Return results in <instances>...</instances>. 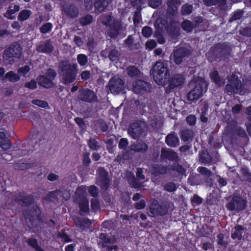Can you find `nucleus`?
I'll return each mask as SVG.
<instances>
[{
  "mask_svg": "<svg viewBox=\"0 0 251 251\" xmlns=\"http://www.w3.org/2000/svg\"><path fill=\"white\" fill-rule=\"evenodd\" d=\"M99 20L103 25L109 26L108 34L111 38L117 37L123 29L121 19L111 14H102L99 17Z\"/></svg>",
  "mask_w": 251,
  "mask_h": 251,
  "instance_id": "obj_1",
  "label": "nucleus"
},
{
  "mask_svg": "<svg viewBox=\"0 0 251 251\" xmlns=\"http://www.w3.org/2000/svg\"><path fill=\"white\" fill-rule=\"evenodd\" d=\"M59 70L62 82L65 84H69L76 79L78 73L77 65L71 64L68 61H63L59 63Z\"/></svg>",
  "mask_w": 251,
  "mask_h": 251,
  "instance_id": "obj_2",
  "label": "nucleus"
},
{
  "mask_svg": "<svg viewBox=\"0 0 251 251\" xmlns=\"http://www.w3.org/2000/svg\"><path fill=\"white\" fill-rule=\"evenodd\" d=\"M153 79L159 85L165 84L170 76V73L167 65L161 61L156 62L152 68Z\"/></svg>",
  "mask_w": 251,
  "mask_h": 251,
  "instance_id": "obj_3",
  "label": "nucleus"
},
{
  "mask_svg": "<svg viewBox=\"0 0 251 251\" xmlns=\"http://www.w3.org/2000/svg\"><path fill=\"white\" fill-rule=\"evenodd\" d=\"M22 48L20 44L15 43L5 50L3 54L4 62L6 65H12L13 57L19 58L22 56Z\"/></svg>",
  "mask_w": 251,
  "mask_h": 251,
  "instance_id": "obj_4",
  "label": "nucleus"
},
{
  "mask_svg": "<svg viewBox=\"0 0 251 251\" xmlns=\"http://www.w3.org/2000/svg\"><path fill=\"white\" fill-rule=\"evenodd\" d=\"M229 84L226 86V91L230 93H238L243 95L246 93V90L242 86L241 82L238 79V77L236 75L232 74L228 77Z\"/></svg>",
  "mask_w": 251,
  "mask_h": 251,
  "instance_id": "obj_5",
  "label": "nucleus"
},
{
  "mask_svg": "<svg viewBox=\"0 0 251 251\" xmlns=\"http://www.w3.org/2000/svg\"><path fill=\"white\" fill-rule=\"evenodd\" d=\"M128 133L134 139L145 136L147 133L146 124L142 122L133 123L128 128Z\"/></svg>",
  "mask_w": 251,
  "mask_h": 251,
  "instance_id": "obj_6",
  "label": "nucleus"
},
{
  "mask_svg": "<svg viewBox=\"0 0 251 251\" xmlns=\"http://www.w3.org/2000/svg\"><path fill=\"white\" fill-rule=\"evenodd\" d=\"M204 84V82L202 79L192 82L191 85L193 87L187 94V100L190 101L195 102L201 97L203 92L202 86Z\"/></svg>",
  "mask_w": 251,
  "mask_h": 251,
  "instance_id": "obj_7",
  "label": "nucleus"
},
{
  "mask_svg": "<svg viewBox=\"0 0 251 251\" xmlns=\"http://www.w3.org/2000/svg\"><path fill=\"white\" fill-rule=\"evenodd\" d=\"M56 76V73L54 70L48 69L45 75H41L37 78L38 84L46 88L53 87L54 85L53 81Z\"/></svg>",
  "mask_w": 251,
  "mask_h": 251,
  "instance_id": "obj_8",
  "label": "nucleus"
},
{
  "mask_svg": "<svg viewBox=\"0 0 251 251\" xmlns=\"http://www.w3.org/2000/svg\"><path fill=\"white\" fill-rule=\"evenodd\" d=\"M124 81L121 78L114 76L108 82L106 88L113 94L118 95L124 90Z\"/></svg>",
  "mask_w": 251,
  "mask_h": 251,
  "instance_id": "obj_9",
  "label": "nucleus"
},
{
  "mask_svg": "<svg viewBox=\"0 0 251 251\" xmlns=\"http://www.w3.org/2000/svg\"><path fill=\"white\" fill-rule=\"evenodd\" d=\"M167 212L166 206L160 204L157 201H153L148 209V215L152 217L164 216Z\"/></svg>",
  "mask_w": 251,
  "mask_h": 251,
  "instance_id": "obj_10",
  "label": "nucleus"
},
{
  "mask_svg": "<svg viewBox=\"0 0 251 251\" xmlns=\"http://www.w3.org/2000/svg\"><path fill=\"white\" fill-rule=\"evenodd\" d=\"M39 210L37 206H36L34 211L29 215L25 216V221L27 226L30 228L37 227L40 225L41 222L39 218Z\"/></svg>",
  "mask_w": 251,
  "mask_h": 251,
  "instance_id": "obj_11",
  "label": "nucleus"
},
{
  "mask_svg": "<svg viewBox=\"0 0 251 251\" xmlns=\"http://www.w3.org/2000/svg\"><path fill=\"white\" fill-rule=\"evenodd\" d=\"M97 184L103 189H107L109 180L107 172L103 168H99L97 170Z\"/></svg>",
  "mask_w": 251,
  "mask_h": 251,
  "instance_id": "obj_12",
  "label": "nucleus"
},
{
  "mask_svg": "<svg viewBox=\"0 0 251 251\" xmlns=\"http://www.w3.org/2000/svg\"><path fill=\"white\" fill-rule=\"evenodd\" d=\"M245 204L246 202L242 198L235 196L233 198L231 201L228 203L227 207L229 210L238 211L244 209Z\"/></svg>",
  "mask_w": 251,
  "mask_h": 251,
  "instance_id": "obj_13",
  "label": "nucleus"
},
{
  "mask_svg": "<svg viewBox=\"0 0 251 251\" xmlns=\"http://www.w3.org/2000/svg\"><path fill=\"white\" fill-rule=\"evenodd\" d=\"M78 99L85 102H91L96 101L97 97L94 91L89 89H83L80 91Z\"/></svg>",
  "mask_w": 251,
  "mask_h": 251,
  "instance_id": "obj_14",
  "label": "nucleus"
},
{
  "mask_svg": "<svg viewBox=\"0 0 251 251\" xmlns=\"http://www.w3.org/2000/svg\"><path fill=\"white\" fill-rule=\"evenodd\" d=\"M62 10L68 17L74 18L78 15V8L73 4H65L62 6Z\"/></svg>",
  "mask_w": 251,
  "mask_h": 251,
  "instance_id": "obj_15",
  "label": "nucleus"
},
{
  "mask_svg": "<svg viewBox=\"0 0 251 251\" xmlns=\"http://www.w3.org/2000/svg\"><path fill=\"white\" fill-rule=\"evenodd\" d=\"M13 197V199L16 201L20 203H22L28 204L32 203L34 201V199L30 195H26V194L23 192L16 193Z\"/></svg>",
  "mask_w": 251,
  "mask_h": 251,
  "instance_id": "obj_16",
  "label": "nucleus"
},
{
  "mask_svg": "<svg viewBox=\"0 0 251 251\" xmlns=\"http://www.w3.org/2000/svg\"><path fill=\"white\" fill-rule=\"evenodd\" d=\"M116 240L115 236H108L106 234L102 233L100 235V241L98 245L101 248H105L108 244H114Z\"/></svg>",
  "mask_w": 251,
  "mask_h": 251,
  "instance_id": "obj_17",
  "label": "nucleus"
},
{
  "mask_svg": "<svg viewBox=\"0 0 251 251\" xmlns=\"http://www.w3.org/2000/svg\"><path fill=\"white\" fill-rule=\"evenodd\" d=\"M188 54V50L185 48H179L174 51L173 56L174 61L177 64H180L182 61V57Z\"/></svg>",
  "mask_w": 251,
  "mask_h": 251,
  "instance_id": "obj_18",
  "label": "nucleus"
},
{
  "mask_svg": "<svg viewBox=\"0 0 251 251\" xmlns=\"http://www.w3.org/2000/svg\"><path fill=\"white\" fill-rule=\"evenodd\" d=\"M53 46L50 40L41 42L36 47V50L39 52L45 53H50L53 50Z\"/></svg>",
  "mask_w": 251,
  "mask_h": 251,
  "instance_id": "obj_19",
  "label": "nucleus"
},
{
  "mask_svg": "<svg viewBox=\"0 0 251 251\" xmlns=\"http://www.w3.org/2000/svg\"><path fill=\"white\" fill-rule=\"evenodd\" d=\"M112 2V0H96L95 3V12L101 13L106 9Z\"/></svg>",
  "mask_w": 251,
  "mask_h": 251,
  "instance_id": "obj_20",
  "label": "nucleus"
},
{
  "mask_svg": "<svg viewBox=\"0 0 251 251\" xmlns=\"http://www.w3.org/2000/svg\"><path fill=\"white\" fill-rule=\"evenodd\" d=\"M75 202L79 205L80 214L83 215L89 212V201L86 198L81 199H75Z\"/></svg>",
  "mask_w": 251,
  "mask_h": 251,
  "instance_id": "obj_21",
  "label": "nucleus"
},
{
  "mask_svg": "<svg viewBox=\"0 0 251 251\" xmlns=\"http://www.w3.org/2000/svg\"><path fill=\"white\" fill-rule=\"evenodd\" d=\"M148 87V84L143 80H139L136 81L133 85V91L135 93H141L147 91Z\"/></svg>",
  "mask_w": 251,
  "mask_h": 251,
  "instance_id": "obj_22",
  "label": "nucleus"
},
{
  "mask_svg": "<svg viewBox=\"0 0 251 251\" xmlns=\"http://www.w3.org/2000/svg\"><path fill=\"white\" fill-rule=\"evenodd\" d=\"M184 81V78L180 75H173L170 80L169 87L170 89H174L176 87L179 86L182 84Z\"/></svg>",
  "mask_w": 251,
  "mask_h": 251,
  "instance_id": "obj_23",
  "label": "nucleus"
},
{
  "mask_svg": "<svg viewBox=\"0 0 251 251\" xmlns=\"http://www.w3.org/2000/svg\"><path fill=\"white\" fill-rule=\"evenodd\" d=\"M165 142L169 146L175 147L179 144V139L176 134L172 133L166 137Z\"/></svg>",
  "mask_w": 251,
  "mask_h": 251,
  "instance_id": "obj_24",
  "label": "nucleus"
},
{
  "mask_svg": "<svg viewBox=\"0 0 251 251\" xmlns=\"http://www.w3.org/2000/svg\"><path fill=\"white\" fill-rule=\"evenodd\" d=\"M50 197L55 196L58 199L62 198V200L67 201L70 199L71 193L70 191L68 190H62L51 192L50 193Z\"/></svg>",
  "mask_w": 251,
  "mask_h": 251,
  "instance_id": "obj_25",
  "label": "nucleus"
},
{
  "mask_svg": "<svg viewBox=\"0 0 251 251\" xmlns=\"http://www.w3.org/2000/svg\"><path fill=\"white\" fill-rule=\"evenodd\" d=\"M21 76L18 73L10 71L5 74L3 80H8L10 82H16L20 80Z\"/></svg>",
  "mask_w": 251,
  "mask_h": 251,
  "instance_id": "obj_26",
  "label": "nucleus"
},
{
  "mask_svg": "<svg viewBox=\"0 0 251 251\" xmlns=\"http://www.w3.org/2000/svg\"><path fill=\"white\" fill-rule=\"evenodd\" d=\"M148 145L143 142H136L130 146L131 150L136 152H144L148 150Z\"/></svg>",
  "mask_w": 251,
  "mask_h": 251,
  "instance_id": "obj_27",
  "label": "nucleus"
},
{
  "mask_svg": "<svg viewBox=\"0 0 251 251\" xmlns=\"http://www.w3.org/2000/svg\"><path fill=\"white\" fill-rule=\"evenodd\" d=\"M161 157L163 158H166L172 160H176L178 159L177 153L169 149L162 150Z\"/></svg>",
  "mask_w": 251,
  "mask_h": 251,
  "instance_id": "obj_28",
  "label": "nucleus"
},
{
  "mask_svg": "<svg viewBox=\"0 0 251 251\" xmlns=\"http://www.w3.org/2000/svg\"><path fill=\"white\" fill-rule=\"evenodd\" d=\"M211 80L218 86H221L225 84V79L221 78L217 71L214 70L210 73Z\"/></svg>",
  "mask_w": 251,
  "mask_h": 251,
  "instance_id": "obj_29",
  "label": "nucleus"
},
{
  "mask_svg": "<svg viewBox=\"0 0 251 251\" xmlns=\"http://www.w3.org/2000/svg\"><path fill=\"white\" fill-rule=\"evenodd\" d=\"M0 147L3 150L10 149L11 144L4 132L0 131Z\"/></svg>",
  "mask_w": 251,
  "mask_h": 251,
  "instance_id": "obj_30",
  "label": "nucleus"
},
{
  "mask_svg": "<svg viewBox=\"0 0 251 251\" xmlns=\"http://www.w3.org/2000/svg\"><path fill=\"white\" fill-rule=\"evenodd\" d=\"M76 226L79 227L81 230H84L86 228H88L91 225V222L88 219H81L76 218L75 220Z\"/></svg>",
  "mask_w": 251,
  "mask_h": 251,
  "instance_id": "obj_31",
  "label": "nucleus"
},
{
  "mask_svg": "<svg viewBox=\"0 0 251 251\" xmlns=\"http://www.w3.org/2000/svg\"><path fill=\"white\" fill-rule=\"evenodd\" d=\"M87 188L86 186H81L77 188L75 192V199H81L86 198Z\"/></svg>",
  "mask_w": 251,
  "mask_h": 251,
  "instance_id": "obj_32",
  "label": "nucleus"
},
{
  "mask_svg": "<svg viewBox=\"0 0 251 251\" xmlns=\"http://www.w3.org/2000/svg\"><path fill=\"white\" fill-rule=\"evenodd\" d=\"M20 10V6L18 5H14L13 6H10L8 9L5 13L4 16L5 17L9 19H14V17L12 15Z\"/></svg>",
  "mask_w": 251,
  "mask_h": 251,
  "instance_id": "obj_33",
  "label": "nucleus"
},
{
  "mask_svg": "<svg viewBox=\"0 0 251 251\" xmlns=\"http://www.w3.org/2000/svg\"><path fill=\"white\" fill-rule=\"evenodd\" d=\"M244 232V228L241 226H235V230L231 235V237L233 239L237 238L238 239H241L242 235Z\"/></svg>",
  "mask_w": 251,
  "mask_h": 251,
  "instance_id": "obj_34",
  "label": "nucleus"
},
{
  "mask_svg": "<svg viewBox=\"0 0 251 251\" xmlns=\"http://www.w3.org/2000/svg\"><path fill=\"white\" fill-rule=\"evenodd\" d=\"M126 72L127 75L131 77L138 76L140 74L139 70L134 66L127 68Z\"/></svg>",
  "mask_w": 251,
  "mask_h": 251,
  "instance_id": "obj_35",
  "label": "nucleus"
},
{
  "mask_svg": "<svg viewBox=\"0 0 251 251\" xmlns=\"http://www.w3.org/2000/svg\"><path fill=\"white\" fill-rule=\"evenodd\" d=\"M193 131L189 129H184L181 132V139L184 141H188L193 137Z\"/></svg>",
  "mask_w": 251,
  "mask_h": 251,
  "instance_id": "obj_36",
  "label": "nucleus"
},
{
  "mask_svg": "<svg viewBox=\"0 0 251 251\" xmlns=\"http://www.w3.org/2000/svg\"><path fill=\"white\" fill-rule=\"evenodd\" d=\"M120 56V53L116 49H112L108 52V58L111 61H116Z\"/></svg>",
  "mask_w": 251,
  "mask_h": 251,
  "instance_id": "obj_37",
  "label": "nucleus"
},
{
  "mask_svg": "<svg viewBox=\"0 0 251 251\" xmlns=\"http://www.w3.org/2000/svg\"><path fill=\"white\" fill-rule=\"evenodd\" d=\"M126 43L129 48L132 50L138 49L140 46V44L138 43L134 42V39L131 36L128 37L126 40Z\"/></svg>",
  "mask_w": 251,
  "mask_h": 251,
  "instance_id": "obj_38",
  "label": "nucleus"
},
{
  "mask_svg": "<svg viewBox=\"0 0 251 251\" xmlns=\"http://www.w3.org/2000/svg\"><path fill=\"white\" fill-rule=\"evenodd\" d=\"M31 13V11L29 10H22L19 14L18 19L21 21H24L29 17Z\"/></svg>",
  "mask_w": 251,
  "mask_h": 251,
  "instance_id": "obj_39",
  "label": "nucleus"
},
{
  "mask_svg": "<svg viewBox=\"0 0 251 251\" xmlns=\"http://www.w3.org/2000/svg\"><path fill=\"white\" fill-rule=\"evenodd\" d=\"M176 3L174 0L169 1L167 3L168 6V12L172 15L175 14L177 11V8Z\"/></svg>",
  "mask_w": 251,
  "mask_h": 251,
  "instance_id": "obj_40",
  "label": "nucleus"
},
{
  "mask_svg": "<svg viewBox=\"0 0 251 251\" xmlns=\"http://www.w3.org/2000/svg\"><path fill=\"white\" fill-rule=\"evenodd\" d=\"M200 176L197 174L191 175L188 179L189 183L191 185H198L200 184L199 179Z\"/></svg>",
  "mask_w": 251,
  "mask_h": 251,
  "instance_id": "obj_41",
  "label": "nucleus"
},
{
  "mask_svg": "<svg viewBox=\"0 0 251 251\" xmlns=\"http://www.w3.org/2000/svg\"><path fill=\"white\" fill-rule=\"evenodd\" d=\"M181 26L183 30L190 32L193 28V24L189 20H185L181 24Z\"/></svg>",
  "mask_w": 251,
  "mask_h": 251,
  "instance_id": "obj_42",
  "label": "nucleus"
},
{
  "mask_svg": "<svg viewBox=\"0 0 251 251\" xmlns=\"http://www.w3.org/2000/svg\"><path fill=\"white\" fill-rule=\"evenodd\" d=\"M77 61L80 66H83L87 63L88 57L84 54H79L77 56Z\"/></svg>",
  "mask_w": 251,
  "mask_h": 251,
  "instance_id": "obj_43",
  "label": "nucleus"
},
{
  "mask_svg": "<svg viewBox=\"0 0 251 251\" xmlns=\"http://www.w3.org/2000/svg\"><path fill=\"white\" fill-rule=\"evenodd\" d=\"M80 24L83 25H85L91 24L93 22V17L92 16L87 15L84 17H81L80 20Z\"/></svg>",
  "mask_w": 251,
  "mask_h": 251,
  "instance_id": "obj_44",
  "label": "nucleus"
},
{
  "mask_svg": "<svg viewBox=\"0 0 251 251\" xmlns=\"http://www.w3.org/2000/svg\"><path fill=\"white\" fill-rule=\"evenodd\" d=\"M198 171L202 176L209 177L212 176L211 171L204 167H199L198 168Z\"/></svg>",
  "mask_w": 251,
  "mask_h": 251,
  "instance_id": "obj_45",
  "label": "nucleus"
},
{
  "mask_svg": "<svg viewBox=\"0 0 251 251\" xmlns=\"http://www.w3.org/2000/svg\"><path fill=\"white\" fill-rule=\"evenodd\" d=\"M89 148L93 150H98L100 148V146L97 140L94 138H90L88 142Z\"/></svg>",
  "mask_w": 251,
  "mask_h": 251,
  "instance_id": "obj_46",
  "label": "nucleus"
},
{
  "mask_svg": "<svg viewBox=\"0 0 251 251\" xmlns=\"http://www.w3.org/2000/svg\"><path fill=\"white\" fill-rule=\"evenodd\" d=\"M193 9L192 5L186 4L182 6L181 13L182 15H187L190 14Z\"/></svg>",
  "mask_w": 251,
  "mask_h": 251,
  "instance_id": "obj_47",
  "label": "nucleus"
},
{
  "mask_svg": "<svg viewBox=\"0 0 251 251\" xmlns=\"http://www.w3.org/2000/svg\"><path fill=\"white\" fill-rule=\"evenodd\" d=\"M164 188L168 192H172L176 190L177 186L173 182H168L164 184Z\"/></svg>",
  "mask_w": 251,
  "mask_h": 251,
  "instance_id": "obj_48",
  "label": "nucleus"
},
{
  "mask_svg": "<svg viewBox=\"0 0 251 251\" xmlns=\"http://www.w3.org/2000/svg\"><path fill=\"white\" fill-rule=\"evenodd\" d=\"M52 27V25L50 23H47L43 25L40 28V30L42 33H47L50 31Z\"/></svg>",
  "mask_w": 251,
  "mask_h": 251,
  "instance_id": "obj_49",
  "label": "nucleus"
},
{
  "mask_svg": "<svg viewBox=\"0 0 251 251\" xmlns=\"http://www.w3.org/2000/svg\"><path fill=\"white\" fill-rule=\"evenodd\" d=\"M203 1L207 6H209L216 5L219 3L221 4H224L226 0H203Z\"/></svg>",
  "mask_w": 251,
  "mask_h": 251,
  "instance_id": "obj_50",
  "label": "nucleus"
},
{
  "mask_svg": "<svg viewBox=\"0 0 251 251\" xmlns=\"http://www.w3.org/2000/svg\"><path fill=\"white\" fill-rule=\"evenodd\" d=\"M143 35L145 37H150L152 33V29L149 26H145L142 30Z\"/></svg>",
  "mask_w": 251,
  "mask_h": 251,
  "instance_id": "obj_51",
  "label": "nucleus"
},
{
  "mask_svg": "<svg viewBox=\"0 0 251 251\" xmlns=\"http://www.w3.org/2000/svg\"><path fill=\"white\" fill-rule=\"evenodd\" d=\"M32 103L34 105H37L43 108H45L48 105V104L46 101L39 100H32Z\"/></svg>",
  "mask_w": 251,
  "mask_h": 251,
  "instance_id": "obj_52",
  "label": "nucleus"
},
{
  "mask_svg": "<svg viewBox=\"0 0 251 251\" xmlns=\"http://www.w3.org/2000/svg\"><path fill=\"white\" fill-rule=\"evenodd\" d=\"M29 71L30 67L27 65H25L24 67L19 68L18 69V73L19 75H25L27 74Z\"/></svg>",
  "mask_w": 251,
  "mask_h": 251,
  "instance_id": "obj_53",
  "label": "nucleus"
},
{
  "mask_svg": "<svg viewBox=\"0 0 251 251\" xmlns=\"http://www.w3.org/2000/svg\"><path fill=\"white\" fill-rule=\"evenodd\" d=\"M134 207L137 209H142L146 206V202L144 200H140L137 201L134 204Z\"/></svg>",
  "mask_w": 251,
  "mask_h": 251,
  "instance_id": "obj_54",
  "label": "nucleus"
},
{
  "mask_svg": "<svg viewBox=\"0 0 251 251\" xmlns=\"http://www.w3.org/2000/svg\"><path fill=\"white\" fill-rule=\"evenodd\" d=\"M88 191L93 197H97L98 194V188L94 185H92L88 188Z\"/></svg>",
  "mask_w": 251,
  "mask_h": 251,
  "instance_id": "obj_55",
  "label": "nucleus"
},
{
  "mask_svg": "<svg viewBox=\"0 0 251 251\" xmlns=\"http://www.w3.org/2000/svg\"><path fill=\"white\" fill-rule=\"evenodd\" d=\"M91 208L95 211H97L99 209V202L97 199H92L91 200Z\"/></svg>",
  "mask_w": 251,
  "mask_h": 251,
  "instance_id": "obj_56",
  "label": "nucleus"
},
{
  "mask_svg": "<svg viewBox=\"0 0 251 251\" xmlns=\"http://www.w3.org/2000/svg\"><path fill=\"white\" fill-rule=\"evenodd\" d=\"M91 75L90 72L87 70L82 71L80 74L81 79L83 80H86L89 79Z\"/></svg>",
  "mask_w": 251,
  "mask_h": 251,
  "instance_id": "obj_57",
  "label": "nucleus"
},
{
  "mask_svg": "<svg viewBox=\"0 0 251 251\" xmlns=\"http://www.w3.org/2000/svg\"><path fill=\"white\" fill-rule=\"evenodd\" d=\"M25 87L30 89H34L37 87V83L35 80H31L25 83Z\"/></svg>",
  "mask_w": 251,
  "mask_h": 251,
  "instance_id": "obj_58",
  "label": "nucleus"
},
{
  "mask_svg": "<svg viewBox=\"0 0 251 251\" xmlns=\"http://www.w3.org/2000/svg\"><path fill=\"white\" fill-rule=\"evenodd\" d=\"M162 0H149V4L152 8H156L161 4Z\"/></svg>",
  "mask_w": 251,
  "mask_h": 251,
  "instance_id": "obj_59",
  "label": "nucleus"
},
{
  "mask_svg": "<svg viewBox=\"0 0 251 251\" xmlns=\"http://www.w3.org/2000/svg\"><path fill=\"white\" fill-rule=\"evenodd\" d=\"M242 15H243V13L240 11H238L235 12L234 13L233 15H232V16L231 17V19H230V21L231 22V21H233L234 20H237L240 19V18L242 17Z\"/></svg>",
  "mask_w": 251,
  "mask_h": 251,
  "instance_id": "obj_60",
  "label": "nucleus"
},
{
  "mask_svg": "<svg viewBox=\"0 0 251 251\" xmlns=\"http://www.w3.org/2000/svg\"><path fill=\"white\" fill-rule=\"evenodd\" d=\"M27 243L34 249H36L37 248L39 247L36 240L35 239H28L27 241Z\"/></svg>",
  "mask_w": 251,
  "mask_h": 251,
  "instance_id": "obj_61",
  "label": "nucleus"
},
{
  "mask_svg": "<svg viewBox=\"0 0 251 251\" xmlns=\"http://www.w3.org/2000/svg\"><path fill=\"white\" fill-rule=\"evenodd\" d=\"M174 169L181 175H183L185 173V170L179 164L174 166Z\"/></svg>",
  "mask_w": 251,
  "mask_h": 251,
  "instance_id": "obj_62",
  "label": "nucleus"
},
{
  "mask_svg": "<svg viewBox=\"0 0 251 251\" xmlns=\"http://www.w3.org/2000/svg\"><path fill=\"white\" fill-rule=\"evenodd\" d=\"M128 145V141L125 138H122L119 144V148L122 149H125Z\"/></svg>",
  "mask_w": 251,
  "mask_h": 251,
  "instance_id": "obj_63",
  "label": "nucleus"
},
{
  "mask_svg": "<svg viewBox=\"0 0 251 251\" xmlns=\"http://www.w3.org/2000/svg\"><path fill=\"white\" fill-rule=\"evenodd\" d=\"M156 45V43L155 41L153 40H150L147 42L146 44V47L150 50L153 49Z\"/></svg>",
  "mask_w": 251,
  "mask_h": 251,
  "instance_id": "obj_64",
  "label": "nucleus"
}]
</instances>
